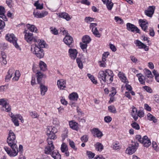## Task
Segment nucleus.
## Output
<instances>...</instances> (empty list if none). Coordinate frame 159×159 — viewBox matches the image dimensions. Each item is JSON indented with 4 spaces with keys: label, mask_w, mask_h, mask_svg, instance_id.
I'll list each match as a JSON object with an SVG mask.
<instances>
[{
    "label": "nucleus",
    "mask_w": 159,
    "mask_h": 159,
    "mask_svg": "<svg viewBox=\"0 0 159 159\" xmlns=\"http://www.w3.org/2000/svg\"><path fill=\"white\" fill-rule=\"evenodd\" d=\"M25 39L28 43L31 44L34 43L31 46V52L39 58H43L44 56V52L41 48L45 47L46 43L43 40L38 39L37 37H34L33 34L25 31Z\"/></svg>",
    "instance_id": "1"
},
{
    "label": "nucleus",
    "mask_w": 159,
    "mask_h": 159,
    "mask_svg": "<svg viewBox=\"0 0 159 159\" xmlns=\"http://www.w3.org/2000/svg\"><path fill=\"white\" fill-rule=\"evenodd\" d=\"M7 142L11 150L7 146L4 147V148L10 156H16L17 155L18 152L20 154L22 153L23 151V146L21 145H20L18 149L16 144L17 142L16 140L15 135L11 130L9 131L8 136L7 139Z\"/></svg>",
    "instance_id": "2"
},
{
    "label": "nucleus",
    "mask_w": 159,
    "mask_h": 159,
    "mask_svg": "<svg viewBox=\"0 0 159 159\" xmlns=\"http://www.w3.org/2000/svg\"><path fill=\"white\" fill-rule=\"evenodd\" d=\"M57 129L54 127H49L47 128V134L48 136L47 141L48 145L44 149V152L45 154H49L54 150L55 147L52 139L54 140L57 138L55 134L57 132Z\"/></svg>",
    "instance_id": "3"
},
{
    "label": "nucleus",
    "mask_w": 159,
    "mask_h": 159,
    "mask_svg": "<svg viewBox=\"0 0 159 159\" xmlns=\"http://www.w3.org/2000/svg\"><path fill=\"white\" fill-rule=\"evenodd\" d=\"M114 76L112 71L109 69L100 71L98 75V78L103 85H104L106 82L107 84L111 83L113 81Z\"/></svg>",
    "instance_id": "4"
},
{
    "label": "nucleus",
    "mask_w": 159,
    "mask_h": 159,
    "mask_svg": "<svg viewBox=\"0 0 159 159\" xmlns=\"http://www.w3.org/2000/svg\"><path fill=\"white\" fill-rule=\"evenodd\" d=\"M6 39L10 43H12L16 48H18L19 47L17 43V39L13 34H7L6 36Z\"/></svg>",
    "instance_id": "5"
},
{
    "label": "nucleus",
    "mask_w": 159,
    "mask_h": 159,
    "mask_svg": "<svg viewBox=\"0 0 159 159\" xmlns=\"http://www.w3.org/2000/svg\"><path fill=\"white\" fill-rule=\"evenodd\" d=\"M132 142L133 143L126 150V151L129 154H132L134 153L136 151L139 146V143L137 142L133 141H132Z\"/></svg>",
    "instance_id": "6"
},
{
    "label": "nucleus",
    "mask_w": 159,
    "mask_h": 159,
    "mask_svg": "<svg viewBox=\"0 0 159 159\" xmlns=\"http://www.w3.org/2000/svg\"><path fill=\"white\" fill-rule=\"evenodd\" d=\"M65 43L70 48H72L74 46L73 44L74 40L73 38L70 35H66L63 39Z\"/></svg>",
    "instance_id": "7"
},
{
    "label": "nucleus",
    "mask_w": 159,
    "mask_h": 159,
    "mask_svg": "<svg viewBox=\"0 0 159 159\" xmlns=\"http://www.w3.org/2000/svg\"><path fill=\"white\" fill-rule=\"evenodd\" d=\"M33 70L34 73L36 72V75L37 77V80L39 84L42 83V80L43 77L46 78V76L43 73L39 71L38 70H35V67L33 66Z\"/></svg>",
    "instance_id": "8"
},
{
    "label": "nucleus",
    "mask_w": 159,
    "mask_h": 159,
    "mask_svg": "<svg viewBox=\"0 0 159 159\" xmlns=\"http://www.w3.org/2000/svg\"><path fill=\"white\" fill-rule=\"evenodd\" d=\"M127 29L129 31L132 32L136 31L137 33H140L139 30L134 25L130 23H127L126 24Z\"/></svg>",
    "instance_id": "9"
},
{
    "label": "nucleus",
    "mask_w": 159,
    "mask_h": 159,
    "mask_svg": "<svg viewBox=\"0 0 159 159\" xmlns=\"http://www.w3.org/2000/svg\"><path fill=\"white\" fill-rule=\"evenodd\" d=\"M155 9V7L154 6H149L147 10L145 11V15L149 17H151L154 13Z\"/></svg>",
    "instance_id": "10"
},
{
    "label": "nucleus",
    "mask_w": 159,
    "mask_h": 159,
    "mask_svg": "<svg viewBox=\"0 0 159 159\" xmlns=\"http://www.w3.org/2000/svg\"><path fill=\"white\" fill-rule=\"evenodd\" d=\"M69 56L71 58L75 60L78 54V52L75 49L70 48L68 51Z\"/></svg>",
    "instance_id": "11"
},
{
    "label": "nucleus",
    "mask_w": 159,
    "mask_h": 159,
    "mask_svg": "<svg viewBox=\"0 0 159 159\" xmlns=\"http://www.w3.org/2000/svg\"><path fill=\"white\" fill-rule=\"evenodd\" d=\"M139 23L142 30L145 32H147L146 30L148 28V23L146 22V20H139Z\"/></svg>",
    "instance_id": "12"
},
{
    "label": "nucleus",
    "mask_w": 159,
    "mask_h": 159,
    "mask_svg": "<svg viewBox=\"0 0 159 159\" xmlns=\"http://www.w3.org/2000/svg\"><path fill=\"white\" fill-rule=\"evenodd\" d=\"M134 43L139 48H144L145 51H148L149 50L148 47L138 40H136Z\"/></svg>",
    "instance_id": "13"
},
{
    "label": "nucleus",
    "mask_w": 159,
    "mask_h": 159,
    "mask_svg": "<svg viewBox=\"0 0 159 159\" xmlns=\"http://www.w3.org/2000/svg\"><path fill=\"white\" fill-rule=\"evenodd\" d=\"M57 85L58 87L60 89H63L66 87V81L63 79H61L57 81Z\"/></svg>",
    "instance_id": "14"
},
{
    "label": "nucleus",
    "mask_w": 159,
    "mask_h": 159,
    "mask_svg": "<svg viewBox=\"0 0 159 159\" xmlns=\"http://www.w3.org/2000/svg\"><path fill=\"white\" fill-rule=\"evenodd\" d=\"M91 132L94 136L101 138L103 135L102 133L97 128H94L91 131Z\"/></svg>",
    "instance_id": "15"
},
{
    "label": "nucleus",
    "mask_w": 159,
    "mask_h": 159,
    "mask_svg": "<svg viewBox=\"0 0 159 159\" xmlns=\"http://www.w3.org/2000/svg\"><path fill=\"white\" fill-rule=\"evenodd\" d=\"M1 57H0V63L2 65H5L7 64L6 59L7 57L5 53L3 52H1Z\"/></svg>",
    "instance_id": "16"
},
{
    "label": "nucleus",
    "mask_w": 159,
    "mask_h": 159,
    "mask_svg": "<svg viewBox=\"0 0 159 159\" xmlns=\"http://www.w3.org/2000/svg\"><path fill=\"white\" fill-rule=\"evenodd\" d=\"M5 9L4 7L0 6V17L4 21H7V19L5 15Z\"/></svg>",
    "instance_id": "17"
},
{
    "label": "nucleus",
    "mask_w": 159,
    "mask_h": 159,
    "mask_svg": "<svg viewBox=\"0 0 159 159\" xmlns=\"http://www.w3.org/2000/svg\"><path fill=\"white\" fill-rule=\"evenodd\" d=\"M104 4H106L107 8L108 10H111L113 5L111 0H102Z\"/></svg>",
    "instance_id": "18"
},
{
    "label": "nucleus",
    "mask_w": 159,
    "mask_h": 159,
    "mask_svg": "<svg viewBox=\"0 0 159 159\" xmlns=\"http://www.w3.org/2000/svg\"><path fill=\"white\" fill-rule=\"evenodd\" d=\"M70 128L73 130L78 131V124L74 120H71L69 122Z\"/></svg>",
    "instance_id": "19"
},
{
    "label": "nucleus",
    "mask_w": 159,
    "mask_h": 159,
    "mask_svg": "<svg viewBox=\"0 0 159 159\" xmlns=\"http://www.w3.org/2000/svg\"><path fill=\"white\" fill-rule=\"evenodd\" d=\"M40 84V89L41 92V94L42 95H44L46 92L48 90V88L45 85L42 84V83L39 84Z\"/></svg>",
    "instance_id": "20"
},
{
    "label": "nucleus",
    "mask_w": 159,
    "mask_h": 159,
    "mask_svg": "<svg viewBox=\"0 0 159 159\" xmlns=\"http://www.w3.org/2000/svg\"><path fill=\"white\" fill-rule=\"evenodd\" d=\"M52 150L50 153L48 154H51V156L54 159H61V155L57 151H53Z\"/></svg>",
    "instance_id": "21"
},
{
    "label": "nucleus",
    "mask_w": 159,
    "mask_h": 159,
    "mask_svg": "<svg viewBox=\"0 0 159 159\" xmlns=\"http://www.w3.org/2000/svg\"><path fill=\"white\" fill-rule=\"evenodd\" d=\"M15 70L13 69H11L9 70L7 74H8L6 75L5 80L7 81H8L10 78L11 77L13 73H14Z\"/></svg>",
    "instance_id": "22"
},
{
    "label": "nucleus",
    "mask_w": 159,
    "mask_h": 159,
    "mask_svg": "<svg viewBox=\"0 0 159 159\" xmlns=\"http://www.w3.org/2000/svg\"><path fill=\"white\" fill-rule=\"evenodd\" d=\"M69 99L71 101H76L78 98V95L76 93H73L69 96Z\"/></svg>",
    "instance_id": "23"
},
{
    "label": "nucleus",
    "mask_w": 159,
    "mask_h": 159,
    "mask_svg": "<svg viewBox=\"0 0 159 159\" xmlns=\"http://www.w3.org/2000/svg\"><path fill=\"white\" fill-rule=\"evenodd\" d=\"M59 16L61 18L65 19L67 20H69L71 18L69 15L66 13L64 12L59 14Z\"/></svg>",
    "instance_id": "24"
},
{
    "label": "nucleus",
    "mask_w": 159,
    "mask_h": 159,
    "mask_svg": "<svg viewBox=\"0 0 159 159\" xmlns=\"http://www.w3.org/2000/svg\"><path fill=\"white\" fill-rule=\"evenodd\" d=\"M137 76L138 78V80L140 83L142 84H145V77L141 74L139 73L136 75Z\"/></svg>",
    "instance_id": "25"
},
{
    "label": "nucleus",
    "mask_w": 159,
    "mask_h": 159,
    "mask_svg": "<svg viewBox=\"0 0 159 159\" xmlns=\"http://www.w3.org/2000/svg\"><path fill=\"white\" fill-rule=\"evenodd\" d=\"M95 147L97 150L101 152L103 149L104 146L102 144L99 142L95 144Z\"/></svg>",
    "instance_id": "26"
},
{
    "label": "nucleus",
    "mask_w": 159,
    "mask_h": 159,
    "mask_svg": "<svg viewBox=\"0 0 159 159\" xmlns=\"http://www.w3.org/2000/svg\"><path fill=\"white\" fill-rule=\"evenodd\" d=\"M82 40L83 43L88 44L91 41V39L89 36L85 35L82 38Z\"/></svg>",
    "instance_id": "27"
},
{
    "label": "nucleus",
    "mask_w": 159,
    "mask_h": 159,
    "mask_svg": "<svg viewBox=\"0 0 159 159\" xmlns=\"http://www.w3.org/2000/svg\"><path fill=\"white\" fill-rule=\"evenodd\" d=\"M26 27L30 31L33 32L35 31L36 33L37 32V29L34 25L28 24L26 25Z\"/></svg>",
    "instance_id": "28"
},
{
    "label": "nucleus",
    "mask_w": 159,
    "mask_h": 159,
    "mask_svg": "<svg viewBox=\"0 0 159 159\" xmlns=\"http://www.w3.org/2000/svg\"><path fill=\"white\" fill-rule=\"evenodd\" d=\"M39 66L40 70L43 71H45L47 69L46 64L43 61H40Z\"/></svg>",
    "instance_id": "29"
},
{
    "label": "nucleus",
    "mask_w": 159,
    "mask_h": 159,
    "mask_svg": "<svg viewBox=\"0 0 159 159\" xmlns=\"http://www.w3.org/2000/svg\"><path fill=\"white\" fill-rule=\"evenodd\" d=\"M147 118L148 120L150 121H152L154 123L157 122V120L155 117L150 113H149L147 114Z\"/></svg>",
    "instance_id": "30"
},
{
    "label": "nucleus",
    "mask_w": 159,
    "mask_h": 159,
    "mask_svg": "<svg viewBox=\"0 0 159 159\" xmlns=\"http://www.w3.org/2000/svg\"><path fill=\"white\" fill-rule=\"evenodd\" d=\"M144 72L146 76L148 78H152L153 77L151 72L149 70L146 69H144Z\"/></svg>",
    "instance_id": "31"
},
{
    "label": "nucleus",
    "mask_w": 159,
    "mask_h": 159,
    "mask_svg": "<svg viewBox=\"0 0 159 159\" xmlns=\"http://www.w3.org/2000/svg\"><path fill=\"white\" fill-rule=\"evenodd\" d=\"M3 110L7 112H8L11 111L10 106L7 102L2 106Z\"/></svg>",
    "instance_id": "32"
},
{
    "label": "nucleus",
    "mask_w": 159,
    "mask_h": 159,
    "mask_svg": "<svg viewBox=\"0 0 159 159\" xmlns=\"http://www.w3.org/2000/svg\"><path fill=\"white\" fill-rule=\"evenodd\" d=\"M13 74L15 75V76L13 78V80L15 81H17L20 75L19 71L18 70H16Z\"/></svg>",
    "instance_id": "33"
},
{
    "label": "nucleus",
    "mask_w": 159,
    "mask_h": 159,
    "mask_svg": "<svg viewBox=\"0 0 159 159\" xmlns=\"http://www.w3.org/2000/svg\"><path fill=\"white\" fill-rule=\"evenodd\" d=\"M93 34L96 37L100 38L101 34L98 32L97 27H95L94 30H92V31Z\"/></svg>",
    "instance_id": "34"
},
{
    "label": "nucleus",
    "mask_w": 159,
    "mask_h": 159,
    "mask_svg": "<svg viewBox=\"0 0 159 159\" xmlns=\"http://www.w3.org/2000/svg\"><path fill=\"white\" fill-rule=\"evenodd\" d=\"M10 116L12 118V117H13V116H15V117L17 116V117H18V119L20 120V121L22 123H23L24 121L22 117L20 114L14 115L12 113H11V114H10Z\"/></svg>",
    "instance_id": "35"
},
{
    "label": "nucleus",
    "mask_w": 159,
    "mask_h": 159,
    "mask_svg": "<svg viewBox=\"0 0 159 159\" xmlns=\"http://www.w3.org/2000/svg\"><path fill=\"white\" fill-rule=\"evenodd\" d=\"M61 151L63 152H65L66 151L68 150L67 146L65 143H63L61 145Z\"/></svg>",
    "instance_id": "36"
},
{
    "label": "nucleus",
    "mask_w": 159,
    "mask_h": 159,
    "mask_svg": "<svg viewBox=\"0 0 159 159\" xmlns=\"http://www.w3.org/2000/svg\"><path fill=\"white\" fill-rule=\"evenodd\" d=\"M17 119H18L17 116L15 117V116H14L12 117V120L16 126H19V125Z\"/></svg>",
    "instance_id": "37"
},
{
    "label": "nucleus",
    "mask_w": 159,
    "mask_h": 159,
    "mask_svg": "<svg viewBox=\"0 0 159 159\" xmlns=\"http://www.w3.org/2000/svg\"><path fill=\"white\" fill-rule=\"evenodd\" d=\"M152 73L155 76V79L156 81L159 82V74L155 70H153Z\"/></svg>",
    "instance_id": "38"
},
{
    "label": "nucleus",
    "mask_w": 159,
    "mask_h": 159,
    "mask_svg": "<svg viewBox=\"0 0 159 159\" xmlns=\"http://www.w3.org/2000/svg\"><path fill=\"white\" fill-rule=\"evenodd\" d=\"M87 76L94 84H96L97 83V81L95 80L94 77L90 74H88Z\"/></svg>",
    "instance_id": "39"
},
{
    "label": "nucleus",
    "mask_w": 159,
    "mask_h": 159,
    "mask_svg": "<svg viewBox=\"0 0 159 159\" xmlns=\"http://www.w3.org/2000/svg\"><path fill=\"white\" fill-rule=\"evenodd\" d=\"M108 110L111 113H115L116 112V111L115 107L113 105H111L108 107Z\"/></svg>",
    "instance_id": "40"
},
{
    "label": "nucleus",
    "mask_w": 159,
    "mask_h": 159,
    "mask_svg": "<svg viewBox=\"0 0 159 159\" xmlns=\"http://www.w3.org/2000/svg\"><path fill=\"white\" fill-rule=\"evenodd\" d=\"M34 5L36 7L37 9L41 10L43 8V4H40L39 3L38 1H37L34 3Z\"/></svg>",
    "instance_id": "41"
},
{
    "label": "nucleus",
    "mask_w": 159,
    "mask_h": 159,
    "mask_svg": "<svg viewBox=\"0 0 159 159\" xmlns=\"http://www.w3.org/2000/svg\"><path fill=\"white\" fill-rule=\"evenodd\" d=\"M76 62L78 64V67L80 69H82L83 67V65L80 58H76Z\"/></svg>",
    "instance_id": "42"
},
{
    "label": "nucleus",
    "mask_w": 159,
    "mask_h": 159,
    "mask_svg": "<svg viewBox=\"0 0 159 159\" xmlns=\"http://www.w3.org/2000/svg\"><path fill=\"white\" fill-rule=\"evenodd\" d=\"M132 127L136 130H139L140 129V126L139 124L136 122H134L131 124Z\"/></svg>",
    "instance_id": "43"
},
{
    "label": "nucleus",
    "mask_w": 159,
    "mask_h": 159,
    "mask_svg": "<svg viewBox=\"0 0 159 159\" xmlns=\"http://www.w3.org/2000/svg\"><path fill=\"white\" fill-rule=\"evenodd\" d=\"M143 141V142H141V143L143 144L144 146L145 147H148L151 144V142L149 139L147 140V141Z\"/></svg>",
    "instance_id": "44"
},
{
    "label": "nucleus",
    "mask_w": 159,
    "mask_h": 159,
    "mask_svg": "<svg viewBox=\"0 0 159 159\" xmlns=\"http://www.w3.org/2000/svg\"><path fill=\"white\" fill-rule=\"evenodd\" d=\"M87 154L89 159H92L95 156V154L90 151H87Z\"/></svg>",
    "instance_id": "45"
},
{
    "label": "nucleus",
    "mask_w": 159,
    "mask_h": 159,
    "mask_svg": "<svg viewBox=\"0 0 159 159\" xmlns=\"http://www.w3.org/2000/svg\"><path fill=\"white\" fill-rule=\"evenodd\" d=\"M30 115L33 118H38L39 116V115L38 114L37 112L35 111L30 112Z\"/></svg>",
    "instance_id": "46"
},
{
    "label": "nucleus",
    "mask_w": 159,
    "mask_h": 159,
    "mask_svg": "<svg viewBox=\"0 0 159 159\" xmlns=\"http://www.w3.org/2000/svg\"><path fill=\"white\" fill-rule=\"evenodd\" d=\"M88 136L87 135H84L81 138V140L84 142H86L88 139Z\"/></svg>",
    "instance_id": "47"
},
{
    "label": "nucleus",
    "mask_w": 159,
    "mask_h": 159,
    "mask_svg": "<svg viewBox=\"0 0 159 159\" xmlns=\"http://www.w3.org/2000/svg\"><path fill=\"white\" fill-rule=\"evenodd\" d=\"M69 144L70 146L73 149L75 150L76 149V148H75V143L73 141L70 140L69 141Z\"/></svg>",
    "instance_id": "48"
},
{
    "label": "nucleus",
    "mask_w": 159,
    "mask_h": 159,
    "mask_svg": "<svg viewBox=\"0 0 159 159\" xmlns=\"http://www.w3.org/2000/svg\"><path fill=\"white\" fill-rule=\"evenodd\" d=\"M115 20L119 24H122L123 23V20L118 16H115Z\"/></svg>",
    "instance_id": "49"
},
{
    "label": "nucleus",
    "mask_w": 159,
    "mask_h": 159,
    "mask_svg": "<svg viewBox=\"0 0 159 159\" xmlns=\"http://www.w3.org/2000/svg\"><path fill=\"white\" fill-rule=\"evenodd\" d=\"M94 18H91L90 17H86L85 19V21L87 23H88L90 22H91L94 20Z\"/></svg>",
    "instance_id": "50"
},
{
    "label": "nucleus",
    "mask_w": 159,
    "mask_h": 159,
    "mask_svg": "<svg viewBox=\"0 0 159 159\" xmlns=\"http://www.w3.org/2000/svg\"><path fill=\"white\" fill-rule=\"evenodd\" d=\"M113 148L115 150H118L120 148V147L119 143H115L113 145Z\"/></svg>",
    "instance_id": "51"
},
{
    "label": "nucleus",
    "mask_w": 159,
    "mask_h": 159,
    "mask_svg": "<svg viewBox=\"0 0 159 159\" xmlns=\"http://www.w3.org/2000/svg\"><path fill=\"white\" fill-rule=\"evenodd\" d=\"M50 30L52 33L55 35H57L58 34V30L55 28H53L52 27H51L50 28Z\"/></svg>",
    "instance_id": "52"
},
{
    "label": "nucleus",
    "mask_w": 159,
    "mask_h": 159,
    "mask_svg": "<svg viewBox=\"0 0 159 159\" xmlns=\"http://www.w3.org/2000/svg\"><path fill=\"white\" fill-rule=\"evenodd\" d=\"M104 120L105 122L109 123L111 121L112 118L110 116H107L104 117Z\"/></svg>",
    "instance_id": "53"
},
{
    "label": "nucleus",
    "mask_w": 159,
    "mask_h": 159,
    "mask_svg": "<svg viewBox=\"0 0 159 159\" xmlns=\"http://www.w3.org/2000/svg\"><path fill=\"white\" fill-rule=\"evenodd\" d=\"M152 146L156 151H157L159 150V148L157 147V144L156 142L154 141L152 142Z\"/></svg>",
    "instance_id": "54"
},
{
    "label": "nucleus",
    "mask_w": 159,
    "mask_h": 159,
    "mask_svg": "<svg viewBox=\"0 0 159 159\" xmlns=\"http://www.w3.org/2000/svg\"><path fill=\"white\" fill-rule=\"evenodd\" d=\"M143 88L147 92L150 93H151L152 92V90L150 87L146 86H143Z\"/></svg>",
    "instance_id": "55"
},
{
    "label": "nucleus",
    "mask_w": 159,
    "mask_h": 159,
    "mask_svg": "<svg viewBox=\"0 0 159 159\" xmlns=\"http://www.w3.org/2000/svg\"><path fill=\"white\" fill-rule=\"evenodd\" d=\"M97 25V24L96 23H91L90 24L89 26L90 28L92 29V30H94L95 28L96 27V26Z\"/></svg>",
    "instance_id": "56"
},
{
    "label": "nucleus",
    "mask_w": 159,
    "mask_h": 159,
    "mask_svg": "<svg viewBox=\"0 0 159 159\" xmlns=\"http://www.w3.org/2000/svg\"><path fill=\"white\" fill-rule=\"evenodd\" d=\"M59 121L56 118L54 119L53 120V124L56 126H58L59 125Z\"/></svg>",
    "instance_id": "57"
},
{
    "label": "nucleus",
    "mask_w": 159,
    "mask_h": 159,
    "mask_svg": "<svg viewBox=\"0 0 159 159\" xmlns=\"http://www.w3.org/2000/svg\"><path fill=\"white\" fill-rule=\"evenodd\" d=\"M87 44L86 43H80V44L81 48L83 50L84 49H86L87 46Z\"/></svg>",
    "instance_id": "58"
},
{
    "label": "nucleus",
    "mask_w": 159,
    "mask_h": 159,
    "mask_svg": "<svg viewBox=\"0 0 159 159\" xmlns=\"http://www.w3.org/2000/svg\"><path fill=\"white\" fill-rule=\"evenodd\" d=\"M5 26V22L1 20H0V29H3Z\"/></svg>",
    "instance_id": "59"
},
{
    "label": "nucleus",
    "mask_w": 159,
    "mask_h": 159,
    "mask_svg": "<svg viewBox=\"0 0 159 159\" xmlns=\"http://www.w3.org/2000/svg\"><path fill=\"white\" fill-rule=\"evenodd\" d=\"M6 3L9 7L11 8L12 7V0L6 1Z\"/></svg>",
    "instance_id": "60"
},
{
    "label": "nucleus",
    "mask_w": 159,
    "mask_h": 159,
    "mask_svg": "<svg viewBox=\"0 0 159 159\" xmlns=\"http://www.w3.org/2000/svg\"><path fill=\"white\" fill-rule=\"evenodd\" d=\"M48 14V12L47 11H43L41 13H40V18H42L47 15Z\"/></svg>",
    "instance_id": "61"
},
{
    "label": "nucleus",
    "mask_w": 159,
    "mask_h": 159,
    "mask_svg": "<svg viewBox=\"0 0 159 159\" xmlns=\"http://www.w3.org/2000/svg\"><path fill=\"white\" fill-rule=\"evenodd\" d=\"M109 45L110 48L112 51L113 52H115L116 51V49L114 45L111 44H110Z\"/></svg>",
    "instance_id": "62"
},
{
    "label": "nucleus",
    "mask_w": 159,
    "mask_h": 159,
    "mask_svg": "<svg viewBox=\"0 0 159 159\" xmlns=\"http://www.w3.org/2000/svg\"><path fill=\"white\" fill-rule=\"evenodd\" d=\"M33 14L35 17L38 18H40V13H39L37 12H36L35 11H34L33 12Z\"/></svg>",
    "instance_id": "63"
},
{
    "label": "nucleus",
    "mask_w": 159,
    "mask_h": 159,
    "mask_svg": "<svg viewBox=\"0 0 159 159\" xmlns=\"http://www.w3.org/2000/svg\"><path fill=\"white\" fill-rule=\"evenodd\" d=\"M137 114L138 116L140 117H141L143 116L144 115V113L142 111L139 110L137 113Z\"/></svg>",
    "instance_id": "64"
}]
</instances>
